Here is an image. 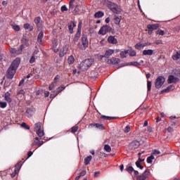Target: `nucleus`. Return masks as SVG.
<instances>
[{"mask_svg":"<svg viewBox=\"0 0 180 180\" xmlns=\"http://www.w3.org/2000/svg\"><path fill=\"white\" fill-rule=\"evenodd\" d=\"M92 64H94V59H86L80 63L79 68L82 71H86Z\"/></svg>","mask_w":180,"mask_h":180,"instance_id":"1","label":"nucleus"},{"mask_svg":"<svg viewBox=\"0 0 180 180\" xmlns=\"http://www.w3.org/2000/svg\"><path fill=\"white\" fill-rule=\"evenodd\" d=\"M89 46V41H88V38L86 37V35H82V44L79 43L77 44L78 49H79L80 50H86Z\"/></svg>","mask_w":180,"mask_h":180,"instance_id":"2","label":"nucleus"},{"mask_svg":"<svg viewBox=\"0 0 180 180\" xmlns=\"http://www.w3.org/2000/svg\"><path fill=\"white\" fill-rule=\"evenodd\" d=\"M108 6L114 13H120V8H119V6H117V4L109 2L108 4Z\"/></svg>","mask_w":180,"mask_h":180,"instance_id":"3","label":"nucleus"},{"mask_svg":"<svg viewBox=\"0 0 180 180\" xmlns=\"http://www.w3.org/2000/svg\"><path fill=\"white\" fill-rule=\"evenodd\" d=\"M164 82H165V78H164V77L160 76L159 77H158L156 79V82H155V88H157L158 89H160V88H161V86H162V85H164Z\"/></svg>","mask_w":180,"mask_h":180,"instance_id":"4","label":"nucleus"},{"mask_svg":"<svg viewBox=\"0 0 180 180\" xmlns=\"http://www.w3.org/2000/svg\"><path fill=\"white\" fill-rule=\"evenodd\" d=\"M151 175V173H150V169H147L143 174L139 175L137 176V180H147L148 179V176Z\"/></svg>","mask_w":180,"mask_h":180,"instance_id":"5","label":"nucleus"},{"mask_svg":"<svg viewBox=\"0 0 180 180\" xmlns=\"http://www.w3.org/2000/svg\"><path fill=\"white\" fill-rule=\"evenodd\" d=\"M111 29L112 28L110 26L104 25L98 31V34H102V36H105L106 33H108V32H110Z\"/></svg>","mask_w":180,"mask_h":180,"instance_id":"6","label":"nucleus"},{"mask_svg":"<svg viewBox=\"0 0 180 180\" xmlns=\"http://www.w3.org/2000/svg\"><path fill=\"white\" fill-rule=\"evenodd\" d=\"M19 64H20V59L19 58H16L11 63L10 68L15 70H18L19 67Z\"/></svg>","mask_w":180,"mask_h":180,"instance_id":"7","label":"nucleus"},{"mask_svg":"<svg viewBox=\"0 0 180 180\" xmlns=\"http://www.w3.org/2000/svg\"><path fill=\"white\" fill-rule=\"evenodd\" d=\"M15 74H16V70L12 69V68H9L7 71V78L12 79L15 77Z\"/></svg>","mask_w":180,"mask_h":180,"instance_id":"8","label":"nucleus"},{"mask_svg":"<svg viewBox=\"0 0 180 180\" xmlns=\"http://www.w3.org/2000/svg\"><path fill=\"white\" fill-rule=\"evenodd\" d=\"M22 51H23L22 48H18V49L12 48L10 49V53L14 56H19V54H22Z\"/></svg>","mask_w":180,"mask_h":180,"instance_id":"9","label":"nucleus"},{"mask_svg":"<svg viewBox=\"0 0 180 180\" xmlns=\"http://www.w3.org/2000/svg\"><path fill=\"white\" fill-rule=\"evenodd\" d=\"M69 49H70V46L65 45L63 48L60 51V53H59L60 57H64V56L67 54V51H68Z\"/></svg>","mask_w":180,"mask_h":180,"instance_id":"10","label":"nucleus"},{"mask_svg":"<svg viewBox=\"0 0 180 180\" xmlns=\"http://www.w3.org/2000/svg\"><path fill=\"white\" fill-rule=\"evenodd\" d=\"M179 81V78L174 76V75H170L169 76V78H168V84H175L176 82H178Z\"/></svg>","mask_w":180,"mask_h":180,"instance_id":"11","label":"nucleus"},{"mask_svg":"<svg viewBox=\"0 0 180 180\" xmlns=\"http://www.w3.org/2000/svg\"><path fill=\"white\" fill-rule=\"evenodd\" d=\"M22 45L20 49H25V47H29V39H26V37H22L21 39Z\"/></svg>","mask_w":180,"mask_h":180,"instance_id":"12","label":"nucleus"},{"mask_svg":"<svg viewBox=\"0 0 180 180\" xmlns=\"http://www.w3.org/2000/svg\"><path fill=\"white\" fill-rule=\"evenodd\" d=\"M108 64H119L120 63V59L116 58H111L110 59H108L107 60Z\"/></svg>","mask_w":180,"mask_h":180,"instance_id":"13","label":"nucleus"},{"mask_svg":"<svg viewBox=\"0 0 180 180\" xmlns=\"http://www.w3.org/2000/svg\"><path fill=\"white\" fill-rule=\"evenodd\" d=\"M129 147L131 150H136V148L140 147V142L138 141H134L130 143Z\"/></svg>","mask_w":180,"mask_h":180,"instance_id":"14","label":"nucleus"},{"mask_svg":"<svg viewBox=\"0 0 180 180\" xmlns=\"http://www.w3.org/2000/svg\"><path fill=\"white\" fill-rule=\"evenodd\" d=\"M43 144H44V142L39 139L38 137H36L35 140L32 143V146H39V147H40L41 146H43Z\"/></svg>","mask_w":180,"mask_h":180,"instance_id":"15","label":"nucleus"},{"mask_svg":"<svg viewBox=\"0 0 180 180\" xmlns=\"http://www.w3.org/2000/svg\"><path fill=\"white\" fill-rule=\"evenodd\" d=\"M89 127H90L91 129H92L93 127H96V129H99L100 130L105 129L103 124H90Z\"/></svg>","mask_w":180,"mask_h":180,"instance_id":"16","label":"nucleus"},{"mask_svg":"<svg viewBox=\"0 0 180 180\" xmlns=\"http://www.w3.org/2000/svg\"><path fill=\"white\" fill-rule=\"evenodd\" d=\"M138 155H139V161H137V162H136V167H137L138 168H140V169H143V167L141 166V165L140 163H141V162H143V161H144V159H141V158H140V157H141V153H139L138 154Z\"/></svg>","mask_w":180,"mask_h":180,"instance_id":"17","label":"nucleus"},{"mask_svg":"<svg viewBox=\"0 0 180 180\" xmlns=\"http://www.w3.org/2000/svg\"><path fill=\"white\" fill-rule=\"evenodd\" d=\"M108 41L110 44H117V39H116V38L113 36H110L108 38Z\"/></svg>","mask_w":180,"mask_h":180,"instance_id":"18","label":"nucleus"},{"mask_svg":"<svg viewBox=\"0 0 180 180\" xmlns=\"http://www.w3.org/2000/svg\"><path fill=\"white\" fill-rule=\"evenodd\" d=\"M25 90L20 89L18 91V94H17V98L19 99H22V98H25Z\"/></svg>","mask_w":180,"mask_h":180,"instance_id":"19","label":"nucleus"},{"mask_svg":"<svg viewBox=\"0 0 180 180\" xmlns=\"http://www.w3.org/2000/svg\"><path fill=\"white\" fill-rule=\"evenodd\" d=\"M11 26L12 29H13V30H15V32H19L20 30V26H19L18 24H15L13 22H11Z\"/></svg>","mask_w":180,"mask_h":180,"instance_id":"20","label":"nucleus"},{"mask_svg":"<svg viewBox=\"0 0 180 180\" xmlns=\"http://www.w3.org/2000/svg\"><path fill=\"white\" fill-rule=\"evenodd\" d=\"M34 23L37 25L38 27H41V25H43V22L41 21V18L39 17H37L34 19Z\"/></svg>","mask_w":180,"mask_h":180,"instance_id":"21","label":"nucleus"},{"mask_svg":"<svg viewBox=\"0 0 180 180\" xmlns=\"http://www.w3.org/2000/svg\"><path fill=\"white\" fill-rule=\"evenodd\" d=\"M160 27V25L158 24H149L147 26L148 29H150L151 30H157Z\"/></svg>","mask_w":180,"mask_h":180,"instance_id":"22","label":"nucleus"},{"mask_svg":"<svg viewBox=\"0 0 180 180\" xmlns=\"http://www.w3.org/2000/svg\"><path fill=\"white\" fill-rule=\"evenodd\" d=\"M115 53V50L113 49H108L105 51V53L104 55V57H105L106 58L110 57V56H112V54H113Z\"/></svg>","mask_w":180,"mask_h":180,"instance_id":"23","label":"nucleus"},{"mask_svg":"<svg viewBox=\"0 0 180 180\" xmlns=\"http://www.w3.org/2000/svg\"><path fill=\"white\" fill-rule=\"evenodd\" d=\"M20 168V166L19 165H15V169L14 172L11 174L12 178H15V176H16V174L19 173Z\"/></svg>","mask_w":180,"mask_h":180,"instance_id":"24","label":"nucleus"},{"mask_svg":"<svg viewBox=\"0 0 180 180\" xmlns=\"http://www.w3.org/2000/svg\"><path fill=\"white\" fill-rule=\"evenodd\" d=\"M4 99L6 101V102L11 103L12 102V98H11V93L6 92L4 94Z\"/></svg>","mask_w":180,"mask_h":180,"instance_id":"25","label":"nucleus"},{"mask_svg":"<svg viewBox=\"0 0 180 180\" xmlns=\"http://www.w3.org/2000/svg\"><path fill=\"white\" fill-rule=\"evenodd\" d=\"M75 26H76V25H75V22H74L69 23L68 29H69L70 33H74V27H75Z\"/></svg>","mask_w":180,"mask_h":180,"instance_id":"26","label":"nucleus"},{"mask_svg":"<svg viewBox=\"0 0 180 180\" xmlns=\"http://www.w3.org/2000/svg\"><path fill=\"white\" fill-rule=\"evenodd\" d=\"M154 51L153 49L144 50L143 51V56H153Z\"/></svg>","mask_w":180,"mask_h":180,"instance_id":"27","label":"nucleus"},{"mask_svg":"<svg viewBox=\"0 0 180 180\" xmlns=\"http://www.w3.org/2000/svg\"><path fill=\"white\" fill-rule=\"evenodd\" d=\"M146 47V44L144 43L139 42L135 45V48L137 50H141L142 49H144Z\"/></svg>","mask_w":180,"mask_h":180,"instance_id":"28","label":"nucleus"},{"mask_svg":"<svg viewBox=\"0 0 180 180\" xmlns=\"http://www.w3.org/2000/svg\"><path fill=\"white\" fill-rule=\"evenodd\" d=\"M127 51H128V54L131 57H136V51L133 50L132 49H130L129 50H127Z\"/></svg>","mask_w":180,"mask_h":180,"instance_id":"29","label":"nucleus"},{"mask_svg":"<svg viewBox=\"0 0 180 180\" xmlns=\"http://www.w3.org/2000/svg\"><path fill=\"white\" fill-rule=\"evenodd\" d=\"M52 48H53V50L55 53H58V49H57V46H58V43H57V41H54L52 44Z\"/></svg>","mask_w":180,"mask_h":180,"instance_id":"30","label":"nucleus"},{"mask_svg":"<svg viewBox=\"0 0 180 180\" xmlns=\"http://www.w3.org/2000/svg\"><path fill=\"white\" fill-rule=\"evenodd\" d=\"M32 115H34V111H33V110L32 109L27 110L26 116H27L28 117H32Z\"/></svg>","mask_w":180,"mask_h":180,"instance_id":"31","label":"nucleus"},{"mask_svg":"<svg viewBox=\"0 0 180 180\" xmlns=\"http://www.w3.org/2000/svg\"><path fill=\"white\" fill-rule=\"evenodd\" d=\"M81 37V34L79 32H77L75 37L73 38V42L77 43L79 38Z\"/></svg>","mask_w":180,"mask_h":180,"instance_id":"32","label":"nucleus"},{"mask_svg":"<svg viewBox=\"0 0 180 180\" xmlns=\"http://www.w3.org/2000/svg\"><path fill=\"white\" fill-rule=\"evenodd\" d=\"M43 36H44V33H43V31H41L39 34H38V38H37V40H38V42L39 43H41V41H43Z\"/></svg>","mask_w":180,"mask_h":180,"instance_id":"33","label":"nucleus"},{"mask_svg":"<svg viewBox=\"0 0 180 180\" xmlns=\"http://www.w3.org/2000/svg\"><path fill=\"white\" fill-rule=\"evenodd\" d=\"M172 59L174 60L180 59V51H177L176 54L172 56Z\"/></svg>","mask_w":180,"mask_h":180,"instance_id":"34","label":"nucleus"},{"mask_svg":"<svg viewBox=\"0 0 180 180\" xmlns=\"http://www.w3.org/2000/svg\"><path fill=\"white\" fill-rule=\"evenodd\" d=\"M91 160H92V156L91 155H89V156L86 157L84 159V164H85V165H89V162H91Z\"/></svg>","mask_w":180,"mask_h":180,"instance_id":"35","label":"nucleus"},{"mask_svg":"<svg viewBox=\"0 0 180 180\" xmlns=\"http://www.w3.org/2000/svg\"><path fill=\"white\" fill-rule=\"evenodd\" d=\"M174 89H175V87H174L172 85H170L166 89H164L162 92H171V91H174Z\"/></svg>","mask_w":180,"mask_h":180,"instance_id":"36","label":"nucleus"},{"mask_svg":"<svg viewBox=\"0 0 180 180\" xmlns=\"http://www.w3.org/2000/svg\"><path fill=\"white\" fill-rule=\"evenodd\" d=\"M129 54V51L125 50V51H122L120 52V57L121 58H126V55Z\"/></svg>","mask_w":180,"mask_h":180,"instance_id":"37","label":"nucleus"},{"mask_svg":"<svg viewBox=\"0 0 180 180\" xmlns=\"http://www.w3.org/2000/svg\"><path fill=\"white\" fill-rule=\"evenodd\" d=\"M121 20H122V17L115 16L114 18V22L115 25H120Z\"/></svg>","mask_w":180,"mask_h":180,"instance_id":"38","label":"nucleus"},{"mask_svg":"<svg viewBox=\"0 0 180 180\" xmlns=\"http://www.w3.org/2000/svg\"><path fill=\"white\" fill-rule=\"evenodd\" d=\"M104 15H105V13H103V12L98 11V12L95 13L94 16H95V18H103V16Z\"/></svg>","mask_w":180,"mask_h":180,"instance_id":"39","label":"nucleus"},{"mask_svg":"<svg viewBox=\"0 0 180 180\" xmlns=\"http://www.w3.org/2000/svg\"><path fill=\"white\" fill-rule=\"evenodd\" d=\"M37 134L39 137H43V136H44V131L42 129H38Z\"/></svg>","mask_w":180,"mask_h":180,"instance_id":"40","label":"nucleus"},{"mask_svg":"<svg viewBox=\"0 0 180 180\" xmlns=\"http://www.w3.org/2000/svg\"><path fill=\"white\" fill-rule=\"evenodd\" d=\"M34 129L36 130V131H37L38 130H41V123L37 122V124H35Z\"/></svg>","mask_w":180,"mask_h":180,"instance_id":"41","label":"nucleus"},{"mask_svg":"<svg viewBox=\"0 0 180 180\" xmlns=\"http://www.w3.org/2000/svg\"><path fill=\"white\" fill-rule=\"evenodd\" d=\"M24 28L26 30H33V27H32L30 25V24L29 23H26L24 25Z\"/></svg>","mask_w":180,"mask_h":180,"instance_id":"42","label":"nucleus"},{"mask_svg":"<svg viewBox=\"0 0 180 180\" xmlns=\"http://www.w3.org/2000/svg\"><path fill=\"white\" fill-rule=\"evenodd\" d=\"M30 77H31V75H28L27 76V77H25V79H22V80L20 82V83H19V86H20V85H22L25 81H27V82L29 81V80H27V79H29V78H30Z\"/></svg>","mask_w":180,"mask_h":180,"instance_id":"43","label":"nucleus"},{"mask_svg":"<svg viewBox=\"0 0 180 180\" xmlns=\"http://www.w3.org/2000/svg\"><path fill=\"white\" fill-rule=\"evenodd\" d=\"M75 61V59L74 58V56H71L68 58L69 64H74Z\"/></svg>","mask_w":180,"mask_h":180,"instance_id":"44","label":"nucleus"},{"mask_svg":"<svg viewBox=\"0 0 180 180\" xmlns=\"http://www.w3.org/2000/svg\"><path fill=\"white\" fill-rule=\"evenodd\" d=\"M104 150L107 151V153H110L112 151V148L109 145H105Z\"/></svg>","mask_w":180,"mask_h":180,"instance_id":"45","label":"nucleus"},{"mask_svg":"<svg viewBox=\"0 0 180 180\" xmlns=\"http://www.w3.org/2000/svg\"><path fill=\"white\" fill-rule=\"evenodd\" d=\"M81 29H82V21H80V22H79L77 33H80V34H81Z\"/></svg>","mask_w":180,"mask_h":180,"instance_id":"46","label":"nucleus"},{"mask_svg":"<svg viewBox=\"0 0 180 180\" xmlns=\"http://www.w3.org/2000/svg\"><path fill=\"white\" fill-rule=\"evenodd\" d=\"M153 160H154V155H152L147 158L148 164H151V162H153Z\"/></svg>","mask_w":180,"mask_h":180,"instance_id":"47","label":"nucleus"},{"mask_svg":"<svg viewBox=\"0 0 180 180\" xmlns=\"http://www.w3.org/2000/svg\"><path fill=\"white\" fill-rule=\"evenodd\" d=\"M37 58V56H35L32 55L30 60V63L33 64V63H34L36 61Z\"/></svg>","mask_w":180,"mask_h":180,"instance_id":"48","label":"nucleus"},{"mask_svg":"<svg viewBox=\"0 0 180 180\" xmlns=\"http://www.w3.org/2000/svg\"><path fill=\"white\" fill-rule=\"evenodd\" d=\"M155 33L156 34H160V36H164V34H165L164 30H158Z\"/></svg>","mask_w":180,"mask_h":180,"instance_id":"49","label":"nucleus"},{"mask_svg":"<svg viewBox=\"0 0 180 180\" xmlns=\"http://www.w3.org/2000/svg\"><path fill=\"white\" fill-rule=\"evenodd\" d=\"M130 130V125H127L126 127L124 129V133H129Z\"/></svg>","mask_w":180,"mask_h":180,"instance_id":"50","label":"nucleus"},{"mask_svg":"<svg viewBox=\"0 0 180 180\" xmlns=\"http://www.w3.org/2000/svg\"><path fill=\"white\" fill-rule=\"evenodd\" d=\"M79 127L75 125V127H72V133H77L78 131Z\"/></svg>","mask_w":180,"mask_h":180,"instance_id":"51","label":"nucleus"},{"mask_svg":"<svg viewBox=\"0 0 180 180\" xmlns=\"http://www.w3.org/2000/svg\"><path fill=\"white\" fill-rule=\"evenodd\" d=\"M22 127H24V129H26V130H30V127H29V125H27V124L23 122L21 124Z\"/></svg>","mask_w":180,"mask_h":180,"instance_id":"52","label":"nucleus"},{"mask_svg":"<svg viewBox=\"0 0 180 180\" xmlns=\"http://www.w3.org/2000/svg\"><path fill=\"white\" fill-rule=\"evenodd\" d=\"M54 86H56V82H53L49 85V91H53V89H54Z\"/></svg>","mask_w":180,"mask_h":180,"instance_id":"53","label":"nucleus"},{"mask_svg":"<svg viewBox=\"0 0 180 180\" xmlns=\"http://www.w3.org/2000/svg\"><path fill=\"white\" fill-rule=\"evenodd\" d=\"M75 0H70V4H69V6H70V9L72 10L74 9V1Z\"/></svg>","mask_w":180,"mask_h":180,"instance_id":"54","label":"nucleus"},{"mask_svg":"<svg viewBox=\"0 0 180 180\" xmlns=\"http://www.w3.org/2000/svg\"><path fill=\"white\" fill-rule=\"evenodd\" d=\"M64 89H65V87L64 86V85H62L60 87H58L56 91L58 94H60V92L61 91H64Z\"/></svg>","mask_w":180,"mask_h":180,"instance_id":"55","label":"nucleus"},{"mask_svg":"<svg viewBox=\"0 0 180 180\" xmlns=\"http://www.w3.org/2000/svg\"><path fill=\"white\" fill-rule=\"evenodd\" d=\"M127 171L129 174H131V172L134 171V169L133 168V167H129L128 168H127Z\"/></svg>","mask_w":180,"mask_h":180,"instance_id":"56","label":"nucleus"},{"mask_svg":"<svg viewBox=\"0 0 180 180\" xmlns=\"http://www.w3.org/2000/svg\"><path fill=\"white\" fill-rule=\"evenodd\" d=\"M147 88H148V91H151V82L148 81V83H147Z\"/></svg>","mask_w":180,"mask_h":180,"instance_id":"57","label":"nucleus"},{"mask_svg":"<svg viewBox=\"0 0 180 180\" xmlns=\"http://www.w3.org/2000/svg\"><path fill=\"white\" fill-rule=\"evenodd\" d=\"M57 95H58V91H56V92H53V94H51L50 95V98H56V96H57Z\"/></svg>","mask_w":180,"mask_h":180,"instance_id":"58","label":"nucleus"},{"mask_svg":"<svg viewBox=\"0 0 180 180\" xmlns=\"http://www.w3.org/2000/svg\"><path fill=\"white\" fill-rule=\"evenodd\" d=\"M61 12H65L67 11H68V8H67L66 6H63L60 8Z\"/></svg>","mask_w":180,"mask_h":180,"instance_id":"59","label":"nucleus"},{"mask_svg":"<svg viewBox=\"0 0 180 180\" xmlns=\"http://www.w3.org/2000/svg\"><path fill=\"white\" fill-rule=\"evenodd\" d=\"M160 154H161V153L160 152V150H155L153 153V155H160Z\"/></svg>","mask_w":180,"mask_h":180,"instance_id":"60","label":"nucleus"},{"mask_svg":"<svg viewBox=\"0 0 180 180\" xmlns=\"http://www.w3.org/2000/svg\"><path fill=\"white\" fill-rule=\"evenodd\" d=\"M6 102H0V106L1 108H6Z\"/></svg>","mask_w":180,"mask_h":180,"instance_id":"61","label":"nucleus"},{"mask_svg":"<svg viewBox=\"0 0 180 180\" xmlns=\"http://www.w3.org/2000/svg\"><path fill=\"white\" fill-rule=\"evenodd\" d=\"M86 174V172L85 170H82L80 172V176H84Z\"/></svg>","mask_w":180,"mask_h":180,"instance_id":"62","label":"nucleus"},{"mask_svg":"<svg viewBox=\"0 0 180 180\" xmlns=\"http://www.w3.org/2000/svg\"><path fill=\"white\" fill-rule=\"evenodd\" d=\"M155 44H162V40L158 39L155 41Z\"/></svg>","mask_w":180,"mask_h":180,"instance_id":"63","label":"nucleus"},{"mask_svg":"<svg viewBox=\"0 0 180 180\" xmlns=\"http://www.w3.org/2000/svg\"><path fill=\"white\" fill-rule=\"evenodd\" d=\"M131 65H134L135 67H139V65H140V64L137 62H132L131 63Z\"/></svg>","mask_w":180,"mask_h":180,"instance_id":"64","label":"nucleus"}]
</instances>
